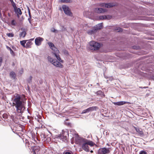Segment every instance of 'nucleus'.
<instances>
[{"label": "nucleus", "instance_id": "obj_43", "mask_svg": "<svg viewBox=\"0 0 154 154\" xmlns=\"http://www.w3.org/2000/svg\"><path fill=\"white\" fill-rule=\"evenodd\" d=\"M32 79V77L31 76H30V78H29V80H30V81H31Z\"/></svg>", "mask_w": 154, "mask_h": 154}, {"label": "nucleus", "instance_id": "obj_5", "mask_svg": "<svg viewBox=\"0 0 154 154\" xmlns=\"http://www.w3.org/2000/svg\"><path fill=\"white\" fill-rule=\"evenodd\" d=\"M51 49L53 51V54L56 57L57 60L60 62L63 63V60L61 59L60 57L59 54V51L57 48L54 46Z\"/></svg>", "mask_w": 154, "mask_h": 154}, {"label": "nucleus", "instance_id": "obj_32", "mask_svg": "<svg viewBox=\"0 0 154 154\" xmlns=\"http://www.w3.org/2000/svg\"><path fill=\"white\" fill-rule=\"evenodd\" d=\"M48 44L49 45L51 49L54 47V45L51 42H49L48 43Z\"/></svg>", "mask_w": 154, "mask_h": 154}, {"label": "nucleus", "instance_id": "obj_49", "mask_svg": "<svg viewBox=\"0 0 154 154\" xmlns=\"http://www.w3.org/2000/svg\"><path fill=\"white\" fill-rule=\"evenodd\" d=\"M36 138L37 140H38V137H37Z\"/></svg>", "mask_w": 154, "mask_h": 154}, {"label": "nucleus", "instance_id": "obj_25", "mask_svg": "<svg viewBox=\"0 0 154 154\" xmlns=\"http://www.w3.org/2000/svg\"><path fill=\"white\" fill-rule=\"evenodd\" d=\"M96 94L97 95H100L102 97H105V95L103 94L101 91H97Z\"/></svg>", "mask_w": 154, "mask_h": 154}, {"label": "nucleus", "instance_id": "obj_11", "mask_svg": "<svg viewBox=\"0 0 154 154\" xmlns=\"http://www.w3.org/2000/svg\"><path fill=\"white\" fill-rule=\"evenodd\" d=\"M112 103L115 105L118 106H122L125 104L129 103H130L127 101H120L117 102H113Z\"/></svg>", "mask_w": 154, "mask_h": 154}, {"label": "nucleus", "instance_id": "obj_53", "mask_svg": "<svg viewBox=\"0 0 154 154\" xmlns=\"http://www.w3.org/2000/svg\"><path fill=\"white\" fill-rule=\"evenodd\" d=\"M22 72H23V69H22Z\"/></svg>", "mask_w": 154, "mask_h": 154}, {"label": "nucleus", "instance_id": "obj_12", "mask_svg": "<svg viewBox=\"0 0 154 154\" xmlns=\"http://www.w3.org/2000/svg\"><path fill=\"white\" fill-rule=\"evenodd\" d=\"M14 10L15 13L17 15V17L19 18L22 13L21 9L19 8H17Z\"/></svg>", "mask_w": 154, "mask_h": 154}, {"label": "nucleus", "instance_id": "obj_37", "mask_svg": "<svg viewBox=\"0 0 154 154\" xmlns=\"http://www.w3.org/2000/svg\"><path fill=\"white\" fill-rule=\"evenodd\" d=\"M44 39L43 38L39 37V45L40 44V42L42 41Z\"/></svg>", "mask_w": 154, "mask_h": 154}, {"label": "nucleus", "instance_id": "obj_21", "mask_svg": "<svg viewBox=\"0 0 154 154\" xmlns=\"http://www.w3.org/2000/svg\"><path fill=\"white\" fill-rule=\"evenodd\" d=\"M84 140L86 142L88 145H89L91 146H93L94 145V143L92 141H89L86 139L84 138Z\"/></svg>", "mask_w": 154, "mask_h": 154}, {"label": "nucleus", "instance_id": "obj_10", "mask_svg": "<svg viewBox=\"0 0 154 154\" xmlns=\"http://www.w3.org/2000/svg\"><path fill=\"white\" fill-rule=\"evenodd\" d=\"M116 5V4L114 3H108L107 4L102 3L100 4V6L103 7H106L107 8H109L112 7Z\"/></svg>", "mask_w": 154, "mask_h": 154}, {"label": "nucleus", "instance_id": "obj_52", "mask_svg": "<svg viewBox=\"0 0 154 154\" xmlns=\"http://www.w3.org/2000/svg\"><path fill=\"white\" fill-rule=\"evenodd\" d=\"M140 88H142V87H140Z\"/></svg>", "mask_w": 154, "mask_h": 154}, {"label": "nucleus", "instance_id": "obj_4", "mask_svg": "<svg viewBox=\"0 0 154 154\" xmlns=\"http://www.w3.org/2000/svg\"><path fill=\"white\" fill-rule=\"evenodd\" d=\"M48 61L55 66L60 68H62L63 67V65L60 63V62H59L56 60L53 59L51 57L48 56Z\"/></svg>", "mask_w": 154, "mask_h": 154}, {"label": "nucleus", "instance_id": "obj_15", "mask_svg": "<svg viewBox=\"0 0 154 154\" xmlns=\"http://www.w3.org/2000/svg\"><path fill=\"white\" fill-rule=\"evenodd\" d=\"M134 128L135 129L137 132L140 135H143V131H142L141 129L138 128L134 126Z\"/></svg>", "mask_w": 154, "mask_h": 154}, {"label": "nucleus", "instance_id": "obj_41", "mask_svg": "<svg viewBox=\"0 0 154 154\" xmlns=\"http://www.w3.org/2000/svg\"><path fill=\"white\" fill-rule=\"evenodd\" d=\"M64 53L66 54H68V52L67 51L65 50Z\"/></svg>", "mask_w": 154, "mask_h": 154}, {"label": "nucleus", "instance_id": "obj_2", "mask_svg": "<svg viewBox=\"0 0 154 154\" xmlns=\"http://www.w3.org/2000/svg\"><path fill=\"white\" fill-rule=\"evenodd\" d=\"M79 145L82 146V148L86 152H88L90 151L88 146L87 143L84 140V138H81L79 140Z\"/></svg>", "mask_w": 154, "mask_h": 154}, {"label": "nucleus", "instance_id": "obj_50", "mask_svg": "<svg viewBox=\"0 0 154 154\" xmlns=\"http://www.w3.org/2000/svg\"><path fill=\"white\" fill-rule=\"evenodd\" d=\"M90 152H93V151H92V150H91V151H90Z\"/></svg>", "mask_w": 154, "mask_h": 154}, {"label": "nucleus", "instance_id": "obj_48", "mask_svg": "<svg viewBox=\"0 0 154 154\" xmlns=\"http://www.w3.org/2000/svg\"><path fill=\"white\" fill-rule=\"evenodd\" d=\"M148 87H143V88H147Z\"/></svg>", "mask_w": 154, "mask_h": 154}, {"label": "nucleus", "instance_id": "obj_44", "mask_svg": "<svg viewBox=\"0 0 154 154\" xmlns=\"http://www.w3.org/2000/svg\"><path fill=\"white\" fill-rule=\"evenodd\" d=\"M8 49L10 51H11V50H12L10 47H8Z\"/></svg>", "mask_w": 154, "mask_h": 154}, {"label": "nucleus", "instance_id": "obj_23", "mask_svg": "<svg viewBox=\"0 0 154 154\" xmlns=\"http://www.w3.org/2000/svg\"><path fill=\"white\" fill-rule=\"evenodd\" d=\"M41 139L42 141H45V140L46 137L45 135L43 133H42L40 134Z\"/></svg>", "mask_w": 154, "mask_h": 154}, {"label": "nucleus", "instance_id": "obj_30", "mask_svg": "<svg viewBox=\"0 0 154 154\" xmlns=\"http://www.w3.org/2000/svg\"><path fill=\"white\" fill-rule=\"evenodd\" d=\"M28 13L29 15V17L28 18V20L30 23V20L31 18V15L30 12V10L29 8H28Z\"/></svg>", "mask_w": 154, "mask_h": 154}, {"label": "nucleus", "instance_id": "obj_24", "mask_svg": "<svg viewBox=\"0 0 154 154\" xmlns=\"http://www.w3.org/2000/svg\"><path fill=\"white\" fill-rule=\"evenodd\" d=\"M43 128H44V130L45 129V130H46V128L45 127L44 124H43L42 123H40L39 125V129H42Z\"/></svg>", "mask_w": 154, "mask_h": 154}, {"label": "nucleus", "instance_id": "obj_34", "mask_svg": "<svg viewBox=\"0 0 154 154\" xmlns=\"http://www.w3.org/2000/svg\"><path fill=\"white\" fill-rule=\"evenodd\" d=\"M35 44L37 45H38V37L36 38L35 40Z\"/></svg>", "mask_w": 154, "mask_h": 154}, {"label": "nucleus", "instance_id": "obj_54", "mask_svg": "<svg viewBox=\"0 0 154 154\" xmlns=\"http://www.w3.org/2000/svg\"><path fill=\"white\" fill-rule=\"evenodd\" d=\"M127 134L128 135H129V134H128H128Z\"/></svg>", "mask_w": 154, "mask_h": 154}, {"label": "nucleus", "instance_id": "obj_38", "mask_svg": "<svg viewBox=\"0 0 154 154\" xmlns=\"http://www.w3.org/2000/svg\"><path fill=\"white\" fill-rule=\"evenodd\" d=\"M3 61V58L2 57H0V66H1Z\"/></svg>", "mask_w": 154, "mask_h": 154}, {"label": "nucleus", "instance_id": "obj_42", "mask_svg": "<svg viewBox=\"0 0 154 154\" xmlns=\"http://www.w3.org/2000/svg\"><path fill=\"white\" fill-rule=\"evenodd\" d=\"M65 154H71V153L69 152H66Z\"/></svg>", "mask_w": 154, "mask_h": 154}, {"label": "nucleus", "instance_id": "obj_9", "mask_svg": "<svg viewBox=\"0 0 154 154\" xmlns=\"http://www.w3.org/2000/svg\"><path fill=\"white\" fill-rule=\"evenodd\" d=\"M97 109V107L96 106L91 107L86 109L83 110L82 113H86L94 110H96Z\"/></svg>", "mask_w": 154, "mask_h": 154}, {"label": "nucleus", "instance_id": "obj_39", "mask_svg": "<svg viewBox=\"0 0 154 154\" xmlns=\"http://www.w3.org/2000/svg\"><path fill=\"white\" fill-rule=\"evenodd\" d=\"M66 124L67 125H68V126H71V124L70 123V122H67V123H66Z\"/></svg>", "mask_w": 154, "mask_h": 154}, {"label": "nucleus", "instance_id": "obj_51", "mask_svg": "<svg viewBox=\"0 0 154 154\" xmlns=\"http://www.w3.org/2000/svg\"><path fill=\"white\" fill-rule=\"evenodd\" d=\"M34 141L35 142H36V140L35 139L34 140Z\"/></svg>", "mask_w": 154, "mask_h": 154}, {"label": "nucleus", "instance_id": "obj_35", "mask_svg": "<svg viewBox=\"0 0 154 154\" xmlns=\"http://www.w3.org/2000/svg\"><path fill=\"white\" fill-rule=\"evenodd\" d=\"M139 154H147V153L144 151H141L140 152Z\"/></svg>", "mask_w": 154, "mask_h": 154}, {"label": "nucleus", "instance_id": "obj_56", "mask_svg": "<svg viewBox=\"0 0 154 154\" xmlns=\"http://www.w3.org/2000/svg\"><path fill=\"white\" fill-rule=\"evenodd\" d=\"M97 84H98H98H98V83H97Z\"/></svg>", "mask_w": 154, "mask_h": 154}, {"label": "nucleus", "instance_id": "obj_13", "mask_svg": "<svg viewBox=\"0 0 154 154\" xmlns=\"http://www.w3.org/2000/svg\"><path fill=\"white\" fill-rule=\"evenodd\" d=\"M97 31L94 27L91 29L88 30L87 31V33L89 35L94 34L97 32Z\"/></svg>", "mask_w": 154, "mask_h": 154}, {"label": "nucleus", "instance_id": "obj_3", "mask_svg": "<svg viewBox=\"0 0 154 154\" xmlns=\"http://www.w3.org/2000/svg\"><path fill=\"white\" fill-rule=\"evenodd\" d=\"M89 45V48L92 50H98L100 47V44L94 41L90 42Z\"/></svg>", "mask_w": 154, "mask_h": 154}, {"label": "nucleus", "instance_id": "obj_22", "mask_svg": "<svg viewBox=\"0 0 154 154\" xmlns=\"http://www.w3.org/2000/svg\"><path fill=\"white\" fill-rule=\"evenodd\" d=\"M27 40H24L22 41H20V43L21 45L24 47L26 48V45L25 44L26 43Z\"/></svg>", "mask_w": 154, "mask_h": 154}, {"label": "nucleus", "instance_id": "obj_20", "mask_svg": "<svg viewBox=\"0 0 154 154\" xmlns=\"http://www.w3.org/2000/svg\"><path fill=\"white\" fill-rule=\"evenodd\" d=\"M102 23H99L95 26L94 27L96 29V30L97 31L98 30L102 28Z\"/></svg>", "mask_w": 154, "mask_h": 154}, {"label": "nucleus", "instance_id": "obj_14", "mask_svg": "<svg viewBox=\"0 0 154 154\" xmlns=\"http://www.w3.org/2000/svg\"><path fill=\"white\" fill-rule=\"evenodd\" d=\"M9 76L10 78L12 79H15L16 78V75L15 73L13 71H12L10 72Z\"/></svg>", "mask_w": 154, "mask_h": 154}, {"label": "nucleus", "instance_id": "obj_40", "mask_svg": "<svg viewBox=\"0 0 154 154\" xmlns=\"http://www.w3.org/2000/svg\"><path fill=\"white\" fill-rule=\"evenodd\" d=\"M117 30H118V32H121L122 31V30L121 28H119L118 29H117Z\"/></svg>", "mask_w": 154, "mask_h": 154}, {"label": "nucleus", "instance_id": "obj_31", "mask_svg": "<svg viewBox=\"0 0 154 154\" xmlns=\"http://www.w3.org/2000/svg\"><path fill=\"white\" fill-rule=\"evenodd\" d=\"M51 31L52 32H54V33H58V30L55 29L54 28H52L51 29Z\"/></svg>", "mask_w": 154, "mask_h": 154}, {"label": "nucleus", "instance_id": "obj_16", "mask_svg": "<svg viewBox=\"0 0 154 154\" xmlns=\"http://www.w3.org/2000/svg\"><path fill=\"white\" fill-rule=\"evenodd\" d=\"M94 11L97 13H103L105 11V10L101 8H96Z\"/></svg>", "mask_w": 154, "mask_h": 154}, {"label": "nucleus", "instance_id": "obj_1", "mask_svg": "<svg viewBox=\"0 0 154 154\" xmlns=\"http://www.w3.org/2000/svg\"><path fill=\"white\" fill-rule=\"evenodd\" d=\"M13 105L16 108L17 112L21 113L22 112L23 106L22 99L20 95L17 94L13 100Z\"/></svg>", "mask_w": 154, "mask_h": 154}, {"label": "nucleus", "instance_id": "obj_27", "mask_svg": "<svg viewBox=\"0 0 154 154\" xmlns=\"http://www.w3.org/2000/svg\"><path fill=\"white\" fill-rule=\"evenodd\" d=\"M107 17L106 16H101L99 17L100 20H104L107 19Z\"/></svg>", "mask_w": 154, "mask_h": 154}, {"label": "nucleus", "instance_id": "obj_36", "mask_svg": "<svg viewBox=\"0 0 154 154\" xmlns=\"http://www.w3.org/2000/svg\"><path fill=\"white\" fill-rule=\"evenodd\" d=\"M10 53L13 56H14L15 55V53L14 51L12 50H11L10 51Z\"/></svg>", "mask_w": 154, "mask_h": 154}, {"label": "nucleus", "instance_id": "obj_19", "mask_svg": "<svg viewBox=\"0 0 154 154\" xmlns=\"http://www.w3.org/2000/svg\"><path fill=\"white\" fill-rule=\"evenodd\" d=\"M26 34V32L24 30L22 32H21L19 35L20 37V38H24Z\"/></svg>", "mask_w": 154, "mask_h": 154}, {"label": "nucleus", "instance_id": "obj_46", "mask_svg": "<svg viewBox=\"0 0 154 154\" xmlns=\"http://www.w3.org/2000/svg\"><path fill=\"white\" fill-rule=\"evenodd\" d=\"M33 39H33V38H32V39H30L29 40H31V41H32V40H33Z\"/></svg>", "mask_w": 154, "mask_h": 154}, {"label": "nucleus", "instance_id": "obj_8", "mask_svg": "<svg viewBox=\"0 0 154 154\" xmlns=\"http://www.w3.org/2000/svg\"><path fill=\"white\" fill-rule=\"evenodd\" d=\"M62 8L65 14L69 16H72V13L68 6L64 5L62 6Z\"/></svg>", "mask_w": 154, "mask_h": 154}, {"label": "nucleus", "instance_id": "obj_7", "mask_svg": "<svg viewBox=\"0 0 154 154\" xmlns=\"http://www.w3.org/2000/svg\"><path fill=\"white\" fill-rule=\"evenodd\" d=\"M110 148L104 147L100 148L98 150V153L99 154H107L110 152Z\"/></svg>", "mask_w": 154, "mask_h": 154}, {"label": "nucleus", "instance_id": "obj_28", "mask_svg": "<svg viewBox=\"0 0 154 154\" xmlns=\"http://www.w3.org/2000/svg\"><path fill=\"white\" fill-rule=\"evenodd\" d=\"M35 147L33 149V154H38V149L35 148Z\"/></svg>", "mask_w": 154, "mask_h": 154}, {"label": "nucleus", "instance_id": "obj_55", "mask_svg": "<svg viewBox=\"0 0 154 154\" xmlns=\"http://www.w3.org/2000/svg\"><path fill=\"white\" fill-rule=\"evenodd\" d=\"M40 116H39V119H40Z\"/></svg>", "mask_w": 154, "mask_h": 154}, {"label": "nucleus", "instance_id": "obj_6", "mask_svg": "<svg viewBox=\"0 0 154 154\" xmlns=\"http://www.w3.org/2000/svg\"><path fill=\"white\" fill-rule=\"evenodd\" d=\"M68 135V132L67 131H62V134H60L56 136V138L57 139H60L62 141H65L66 140V135Z\"/></svg>", "mask_w": 154, "mask_h": 154}, {"label": "nucleus", "instance_id": "obj_45", "mask_svg": "<svg viewBox=\"0 0 154 154\" xmlns=\"http://www.w3.org/2000/svg\"><path fill=\"white\" fill-rule=\"evenodd\" d=\"M10 0L11 1V3H12L14 2L13 0Z\"/></svg>", "mask_w": 154, "mask_h": 154}, {"label": "nucleus", "instance_id": "obj_33", "mask_svg": "<svg viewBox=\"0 0 154 154\" xmlns=\"http://www.w3.org/2000/svg\"><path fill=\"white\" fill-rule=\"evenodd\" d=\"M12 6L13 7V8L14 9V10L16 9L17 8V7L16 6V4L15 3L13 2H12Z\"/></svg>", "mask_w": 154, "mask_h": 154}, {"label": "nucleus", "instance_id": "obj_18", "mask_svg": "<svg viewBox=\"0 0 154 154\" xmlns=\"http://www.w3.org/2000/svg\"><path fill=\"white\" fill-rule=\"evenodd\" d=\"M11 25L13 26H16L17 25V22L16 19L12 20L10 22Z\"/></svg>", "mask_w": 154, "mask_h": 154}, {"label": "nucleus", "instance_id": "obj_29", "mask_svg": "<svg viewBox=\"0 0 154 154\" xmlns=\"http://www.w3.org/2000/svg\"><path fill=\"white\" fill-rule=\"evenodd\" d=\"M6 35L9 37H13L14 36V33H7Z\"/></svg>", "mask_w": 154, "mask_h": 154}, {"label": "nucleus", "instance_id": "obj_17", "mask_svg": "<svg viewBox=\"0 0 154 154\" xmlns=\"http://www.w3.org/2000/svg\"><path fill=\"white\" fill-rule=\"evenodd\" d=\"M27 42H26V48H30L32 44V43L31 40H29L27 41Z\"/></svg>", "mask_w": 154, "mask_h": 154}, {"label": "nucleus", "instance_id": "obj_47", "mask_svg": "<svg viewBox=\"0 0 154 154\" xmlns=\"http://www.w3.org/2000/svg\"><path fill=\"white\" fill-rule=\"evenodd\" d=\"M8 16L10 17V15L9 13L8 14Z\"/></svg>", "mask_w": 154, "mask_h": 154}, {"label": "nucleus", "instance_id": "obj_26", "mask_svg": "<svg viewBox=\"0 0 154 154\" xmlns=\"http://www.w3.org/2000/svg\"><path fill=\"white\" fill-rule=\"evenodd\" d=\"M60 2L63 3H69L72 2L71 0H60Z\"/></svg>", "mask_w": 154, "mask_h": 154}]
</instances>
